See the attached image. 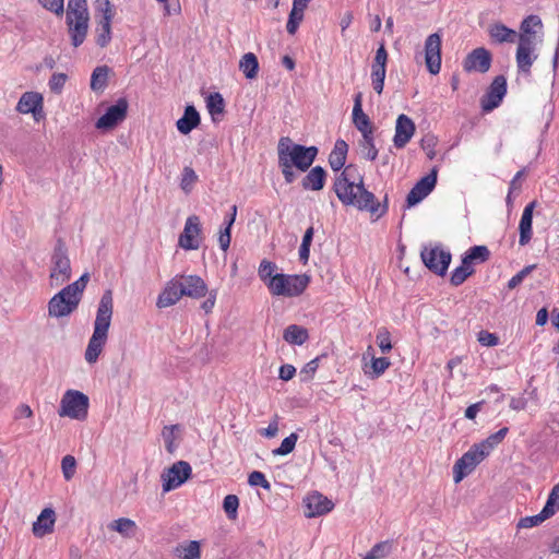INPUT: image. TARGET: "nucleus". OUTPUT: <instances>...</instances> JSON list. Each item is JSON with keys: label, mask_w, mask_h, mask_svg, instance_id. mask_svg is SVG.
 I'll return each instance as SVG.
<instances>
[{"label": "nucleus", "mask_w": 559, "mask_h": 559, "mask_svg": "<svg viewBox=\"0 0 559 559\" xmlns=\"http://www.w3.org/2000/svg\"><path fill=\"white\" fill-rule=\"evenodd\" d=\"M71 278V263L68 254L66 241L59 237L56 239L51 254V267L49 274V284L51 287H58Z\"/></svg>", "instance_id": "5"}, {"label": "nucleus", "mask_w": 559, "mask_h": 559, "mask_svg": "<svg viewBox=\"0 0 559 559\" xmlns=\"http://www.w3.org/2000/svg\"><path fill=\"white\" fill-rule=\"evenodd\" d=\"M416 130L414 121L406 116L401 114L396 119L395 134L393 143L396 148H403L411 141Z\"/></svg>", "instance_id": "21"}, {"label": "nucleus", "mask_w": 559, "mask_h": 559, "mask_svg": "<svg viewBox=\"0 0 559 559\" xmlns=\"http://www.w3.org/2000/svg\"><path fill=\"white\" fill-rule=\"evenodd\" d=\"M108 528L115 532H118L123 537H133L136 531V524L133 520L128 518H120L118 520L112 521Z\"/></svg>", "instance_id": "38"}, {"label": "nucleus", "mask_w": 559, "mask_h": 559, "mask_svg": "<svg viewBox=\"0 0 559 559\" xmlns=\"http://www.w3.org/2000/svg\"><path fill=\"white\" fill-rule=\"evenodd\" d=\"M110 68L107 66L96 67L91 76V88L94 92H102L107 86L108 73Z\"/></svg>", "instance_id": "39"}, {"label": "nucleus", "mask_w": 559, "mask_h": 559, "mask_svg": "<svg viewBox=\"0 0 559 559\" xmlns=\"http://www.w3.org/2000/svg\"><path fill=\"white\" fill-rule=\"evenodd\" d=\"M248 483L250 486H260L266 490L271 489L270 481L266 479L265 475L259 471H253L249 474Z\"/></svg>", "instance_id": "58"}, {"label": "nucleus", "mask_w": 559, "mask_h": 559, "mask_svg": "<svg viewBox=\"0 0 559 559\" xmlns=\"http://www.w3.org/2000/svg\"><path fill=\"white\" fill-rule=\"evenodd\" d=\"M182 296L183 290L181 288L180 278L175 276L166 283L164 289L158 295L156 306L159 309L174 306Z\"/></svg>", "instance_id": "20"}, {"label": "nucleus", "mask_w": 559, "mask_h": 559, "mask_svg": "<svg viewBox=\"0 0 559 559\" xmlns=\"http://www.w3.org/2000/svg\"><path fill=\"white\" fill-rule=\"evenodd\" d=\"M438 170L433 167L430 173L420 178L406 197V206L413 207L420 203L437 185Z\"/></svg>", "instance_id": "11"}, {"label": "nucleus", "mask_w": 559, "mask_h": 559, "mask_svg": "<svg viewBox=\"0 0 559 559\" xmlns=\"http://www.w3.org/2000/svg\"><path fill=\"white\" fill-rule=\"evenodd\" d=\"M114 313L112 290L106 289L99 300L93 334L85 350V360L88 364L97 361L108 338V332Z\"/></svg>", "instance_id": "3"}, {"label": "nucleus", "mask_w": 559, "mask_h": 559, "mask_svg": "<svg viewBox=\"0 0 559 559\" xmlns=\"http://www.w3.org/2000/svg\"><path fill=\"white\" fill-rule=\"evenodd\" d=\"M390 552V544L389 542H381L376 544L368 554L364 557V559H381L389 555Z\"/></svg>", "instance_id": "51"}, {"label": "nucleus", "mask_w": 559, "mask_h": 559, "mask_svg": "<svg viewBox=\"0 0 559 559\" xmlns=\"http://www.w3.org/2000/svg\"><path fill=\"white\" fill-rule=\"evenodd\" d=\"M391 366V361L386 357H372L370 364V370H368V366L365 368V374H367L371 379L379 378L381 374L385 372V370Z\"/></svg>", "instance_id": "41"}, {"label": "nucleus", "mask_w": 559, "mask_h": 559, "mask_svg": "<svg viewBox=\"0 0 559 559\" xmlns=\"http://www.w3.org/2000/svg\"><path fill=\"white\" fill-rule=\"evenodd\" d=\"M198 180L195 171L191 167H185L182 171V178L180 187L185 192H190L193 183Z\"/></svg>", "instance_id": "52"}, {"label": "nucleus", "mask_w": 559, "mask_h": 559, "mask_svg": "<svg viewBox=\"0 0 559 559\" xmlns=\"http://www.w3.org/2000/svg\"><path fill=\"white\" fill-rule=\"evenodd\" d=\"M509 432V428L508 427H503L501 429H499L497 432L495 433H491L490 436H488L484 441H481L480 443H477V445H479L480 449L484 450V452H486V455L488 456L489 453L499 444L502 442V440L506 438V436L508 435Z\"/></svg>", "instance_id": "40"}, {"label": "nucleus", "mask_w": 559, "mask_h": 559, "mask_svg": "<svg viewBox=\"0 0 559 559\" xmlns=\"http://www.w3.org/2000/svg\"><path fill=\"white\" fill-rule=\"evenodd\" d=\"M507 94V79L504 75H497L487 92L480 99L481 109L486 112L497 108Z\"/></svg>", "instance_id": "13"}, {"label": "nucleus", "mask_w": 559, "mask_h": 559, "mask_svg": "<svg viewBox=\"0 0 559 559\" xmlns=\"http://www.w3.org/2000/svg\"><path fill=\"white\" fill-rule=\"evenodd\" d=\"M486 456V452L477 443L473 444L453 466L454 483L457 484L463 480Z\"/></svg>", "instance_id": "7"}, {"label": "nucleus", "mask_w": 559, "mask_h": 559, "mask_svg": "<svg viewBox=\"0 0 559 559\" xmlns=\"http://www.w3.org/2000/svg\"><path fill=\"white\" fill-rule=\"evenodd\" d=\"M206 108L214 122L219 119L217 116H222L225 112V100L221 93L213 92L205 97Z\"/></svg>", "instance_id": "33"}, {"label": "nucleus", "mask_w": 559, "mask_h": 559, "mask_svg": "<svg viewBox=\"0 0 559 559\" xmlns=\"http://www.w3.org/2000/svg\"><path fill=\"white\" fill-rule=\"evenodd\" d=\"M96 11L102 13L100 20H112L115 16L114 5L109 0H96Z\"/></svg>", "instance_id": "57"}, {"label": "nucleus", "mask_w": 559, "mask_h": 559, "mask_svg": "<svg viewBox=\"0 0 559 559\" xmlns=\"http://www.w3.org/2000/svg\"><path fill=\"white\" fill-rule=\"evenodd\" d=\"M488 34L490 39L496 44L514 43L518 37V33L506 26L501 22H496L489 25Z\"/></svg>", "instance_id": "29"}, {"label": "nucleus", "mask_w": 559, "mask_h": 559, "mask_svg": "<svg viewBox=\"0 0 559 559\" xmlns=\"http://www.w3.org/2000/svg\"><path fill=\"white\" fill-rule=\"evenodd\" d=\"M361 146L367 148V153H365V157L369 160H374L378 156V150L373 142L372 133L362 134V143Z\"/></svg>", "instance_id": "53"}, {"label": "nucleus", "mask_w": 559, "mask_h": 559, "mask_svg": "<svg viewBox=\"0 0 559 559\" xmlns=\"http://www.w3.org/2000/svg\"><path fill=\"white\" fill-rule=\"evenodd\" d=\"M239 69L242 71L246 79H255L259 72V60L253 52H247L242 56L239 62Z\"/></svg>", "instance_id": "35"}, {"label": "nucleus", "mask_w": 559, "mask_h": 559, "mask_svg": "<svg viewBox=\"0 0 559 559\" xmlns=\"http://www.w3.org/2000/svg\"><path fill=\"white\" fill-rule=\"evenodd\" d=\"M16 110L21 114H32L36 121H40L45 118L43 95L37 92H25L16 105Z\"/></svg>", "instance_id": "18"}, {"label": "nucleus", "mask_w": 559, "mask_h": 559, "mask_svg": "<svg viewBox=\"0 0 559 559\" xmlns=\"http://www.w3.org/2000/svg\"><path fill=\"white\" fill-rule=\"evenodd\" d=\"M536 59L537 55L534 51L516 48L515 61L519 73L530 76L531 68Z\"/></svg>", "instance_id": "32"}, {"label": "nucleus", "mask_w": 559, "mask_h": 559, "mask_svg": "<svg viewBox=\"0 0 559 559\" xmlns=\"http://www.w3.org/2000/svg\"><path fill=\"white\" fill-rule=\"evenodd\" d=\"M318 153L319 148L314 145L305 146L294 143L289 136H282L277 143V163L285 182L293 183L296 180L294 167L306 173L316 160Z\"/></svg>", "instance_id": "2"}, {"label": "nucleus", "mask_w": 559, "mask_h": 559, "mask_svg": "<svg viewBox=\"0 0 559 559\" xmlns=\"http://www.w3.org/2000/svg\"><path fill=\"white\" fill-rule=\"evenodd\" d=\"M537 204V201L530 202L523 210L520 224H519V231H520V238L519 243L521 246H526L533 236V212Z\"/></svg>", "instance_id": "24"}, {"label": "nucleus", "mask_w": 559, "mask_h": 559, "mask_svg": "<svg viewBox=\"0 0 559 559\" xmlns=\"http://www.w3.org/2000/svg\"><path fill=\"white\" fill-rule=\"evenodd\" d=\"M347 152L348 144L342 139L336 140L334 148L329 155V164L334 171H338L345 166Z\"/></svg>", "instance_id": "30"}, {"label": "nucleus", "mask_w": 559, "mask_h": 559, "mask_svg": "<svg viewBox=\"0 0 559 559\" xmlns=\"http://www.w3.org/2000/svg\"><path fill=\"white\" fill-rule=\"evenodd\" d=\"M542 511L548 516L551 518L559 511V483L556 484L550 490L547 501L542 509Z\"/></svg>", "instance_id": "44"}, {"label": "nucleus", "mask_w": 559, "mask_h": 559, "mask_svg": "<svg viewBox=\"0 0 559 559\" xmlns=\"http://www.w3.org/2000/svg\"><path fill=\"white\" fill-rule=\"evenodd\" d=\"M192 475V468L186 461H178L163 472V491L168 492L181 486Z\"/></svg>", "instance_id": "9"}, {"label": "nucleus", "mask_w": 559, "mask_h": 559, "mask_svg": "<svg viewBox=\"0 0 559 559\" xmlns=\"http://www.w3.org/2000/svg\"><path fill=\"white\" fill-rule=\"evenodd\" d=\"M278 432V416L275 415L274 418L269 423V426L260 431V433L266 438H274Z\"/></svg>", "instance_id": "64"}, {"label": "nucleus", "mask_w": 559, "mask_h": 559, "mask_svg": "<svg viewBox=\"0 0 559 559\" xmlns=\"http://www.w3.org/2000/svg\"><path fill=\"white\" fill-rule=\"evenodd\" d=\"M202 226L197 215L187 218L183 231L179 236L178 243L185 250H197L200 247Z\"/></svg>", "instance_id": "14"}, {"label": "nucleus", "mask_w": 559, "mask_h": 559, "mask_svg": "<svg viewBox=\"0 0 559 559\" xmlns=\"http://www.w3.org/2000/svg\"><path fill=\"white\" fill-rule=\"evenodd\" d=\"M66 16L90 17L86 0H69L68 5H67V15Z\"/></svg>", "instance_id": "45"}, {"label": "nucleus", "mask_w": 559, "mask_h": 559, "mask_svg": "<svg viewBox=\"0 0 559 559\" xmlns=\"http://www.w3.org/2000/svg\"><path fill=\"white\" fill-rule=\"evenodd\" d=\"M543 29V23L538 15L531 14L526 16L520 24L519 36L537 37V29Z\"/></svg>", "instance_id": "37"}, {"label": "nucleus", "mask_w": 559, "mask_h": 559, "mask_svg": "<svg viewBox=\"0 0 559 559\" xmlns=\"http://www.w3.org/2000/svg\"><path fill=\"white\" fill-rule=\"evenodd\" d=\"M239 498L236 495H227L223 501V509L229 520H235L238 514Z\"/></svg>", "instance_id": "48"}, {"label": "nucleus", "mask_w": 559, "mask_h": 559, "mask_svg": "<svg viewBox=\"0 0 559 559\" xmlns=\"http://www.w3.org/2000/svg\"><path fill=\"white\" fill-rule=\"evenodd\" d=\"M90 281V274L85 272L82 274L79 280L75 282L68 284L63 289L67 294L71 295L73 298H75L78 301H81L83 292Z\"/></svg>", "instance_id": "42"}, {"label": "nucleus", "mask_w": 559, "mask_h": 559, "mask_svg": "<svg viewBox=\"0 0 559 559\" xmlns=\"http://www.w3.org/2000/svg\"><path fill=\"white\" fill-rule=\"evenodd\" d=\"M425 60L428 71L438 74L441 69V35L430 34L425 41Z\"/></svg>", "instance_id": "16"}, {"label": "nucleus", "mask_w": 559, "mask_h": 559, "mask_svg": "<svg viewBox=\"0 0 559 559\" xmlns=\"http://www.w3.org/2000/svg\"><path fill=\"white\" fill-rule=\"evenodd\" d=\"M388 51L384 44H381L376 51V56L371 66V82L377 94L383 92L385 73H386Z\"/></svg>", "instance_id": "17"}, {"label": "nucleus", "mask_w": 559, "mask_h": 559, "mask_svg": "<svg viewBox=\"0 0 559 559\" xmlns=\"http://www.w3.org/2000/svg\"><path fill=\"white\" fill-rule=\"evenodd\" d=\"M326 177V170L322 166H314L302 178L301 187L305 190L320 191L325 186Z\"/></svg>", "instance_id": "27"}, {"label": "nucleus", "mask_w": 559, "mask_h": 559, "mask_svg": "<svg viewBox=\"0 0 559 559\" xmlns=\"http://www.w3.org/2000/svg\"><path fill=\"white\" fill-rule=\"evenodd\" d=\"M305 515L307 518H316L330 512L334 503L318 491L309 493L305 499Z\"/></svg>", "instance_id": "19"}, {"label": "nucleus", "mask_w": 559, "mask_h": 559, "mask_svg": "<svg viewBox=\"0 0 559 559\" xmlns=\"http://www.w3.org/2000/svg\"><path fill=\"white\" fill-rule=\"evenodd\" d=\"M80 301L67 294L62 288L53 295L48 302V314L52 318H63L70 316L79 307Z\"/></svg>", "instance_id": "12"}, {"label": "nucleus", "mask_w": 559, "mask_h": 559, "mask_svg": "<svg viewBox=\"0 0 559 559\" xmlns=\"http://www.w3.org/2000/svg\"><path fill=\"white\" fill-rule=\"evenodd\" d=\"M353 122L355 127L361 132L372 133L371 121L369 117L362 110V93L358 92L354 96V107H353Z\"/></svg>", "instance_id": "26"}, {"label": "nucleus", "mask_w": 559, "mask_h": 559, "mask_svg": "<svg viewBox=\"0 0 559 559\" xmlns=\"http://www.w3.org/2000/svg\"><path fill=\"white\" fill-rule=\"evenodd\" d=\"M548 519L549 518L543 511H540L536 515L521 518L516 526L518 528H530L542 524L544 521Z\"/></svg>", "instance_id": "50"}, {"label": "nucleus", "mask_w": 559, "mask_h": 559, "mask_svg": "<svg viewBox=\"0 0 559 559\" xmlns=\"http://www.w3.org/2000/svg\"><path fill=\"white\" fill-rule=\"evenodd\" d=\"M112 20H97L95 28V43L100 48H105L111 40Z\"/></svg>", "instance_id": "36"}, {"label": "nucleus", "mask_w": 559, "mask_h": 559, "mask_svg": "<svg viewBox=\"0 0 559 559\" xmlns=\"http://www.w3.org/2000/svg\"><path fill=\"white\" fill-rule=\"evenodd\" d=\"M536 269V264L526 265L520 272H518L514 276H512L508 282V288L514 289L518 287L524 278L531 274Z\"/></svg>", "instance_id": "55"}, {"label": "nucleus", "mask_w": 559, "mask_h": 559, "mask_svg": "<svg viewBox=\"0 0 559 559\" xmlns=\"http://www.w3.org/2000/svg\"><path fill=\"white\" fill-rule=\"evenodd\" d=\"M437 143H438V139L431 133L426 134L420 140V147L427 152V157L429 159H433L436 156L435 147H436Z\"/></svg>", "instance_id": "54"}, {"label": "nucleus", "mask_w": 559, "mask_h": 559, "mask_svg": "<svg viewBox=\"0 0 559 559\" xmlns=\"http://www.w3.org/2000/svg\"><path fill=\"white\" fill-rule=\"evenodd\" d=\"M492 62V56L489 50L484 47L473 49L463 61L465 72L486 73L489 71Z\"/></svg>", "instance_id": "15"}, {"label": "nucleus", "mask_w": 559, "mask_h": 559, "mask_svg": "<svg viewBox=\"0 0 559 559\" xmlns=\"http://www.w3.org/2000/svg\"><path fill=\"white\" fill-rule=\"evenodd\" d=\"M310 283L307 274L286 275L277 273L267 283L270 293L274 296L296 297L301 295Z\"/></svg>", "instance_id": "4"}, {"label": "nucleus", "mask_w": 559, "mask_h": 559, "mask_svg": "<svg viewBox=\"0 0 559 559\" xmlns=\"http://www.w3.org/2000/svg\"><path fill=\"white\" fill-rule=\"evenodd\" d=\"M475 273V270L469 264H461L451 273L450 283L453 286L462 285L469 276Z\"/></svg>", "instance_id": "43"}, {"label": "nucleus", "mask_w": 559, "mask_h": 559, "mask_svg": "<svg viewBox=\"0 0 559 559\" xmlns=\"http://www.w3.org/2000/svg\"><path fill=\"white\" fill-rule=\"evenodd\" d=\"M477 341L483 345V346H488V347H491V346H496L498 345L499 343V337L493 334V333H490L488 331H480L478 333V337H477Z\"/></svg>", "instance_id": "63"}, {"label": "nucleus", "mask_w": 559, "mask_h": 559, "mask_svg": "<svg viewBox=\"0 0 559 559\" xmlns=\"http://www.w3.org/2000/svg\"><path fill=\"white\" fill-rule=\"evenodd\" d=\"M313 235H314L313 226H310L309 228H307L305 234H304L302 241H301V245L299 247V260L304 264H306L308 262V260H309L310 247H311V243H312Z\"/></svg>", "instance_id": "46"}, {"label": "nucleus", "mask_w": 559, "mask_h": 559, "mask_svg": "<svg viewBox=\"0 0 559 559\" xmlns=\"http://www.w3.org/2000/svg\"><path fill=\"white\" fill-rule=\"evenodd\" d=\"M490 258V251L486 246H473L462 257L463 264L484 263Z\"/></svg>", "instance_id": "34"}, {"label": "nucleus", "mask_w": 559, "mask_h": 559, "mask_svg": "<svg viewBox=\"0 0 559 559\" xmlns=\"http://www.w3.org/2000/svg\"><path fill=\"white\" fill-rule=\"evenodd\" d=\"M56 522V512L51 508H45L37 520L33 523V534L36 537H44L53 532Z\"/></svg>", "instance_id": "25"}, {"label": "nucleus", "mask_w": 559, "mask_h": 559, "mask_svg": "<svg viewBox=\"0 0 559 559\" xmlns=\"http://www.w3.org/2000/svg\"><path fill=\"white\" fill-rule=\"evenodd\" d=\"M88 396L76 390H68L60 402V417L84 420L88 414Z\"/></svg>", "instance_id": "6"}, {"label": "nucleus", "mask_w": 559, "mask_h": 559, "mask_svg": "<svg viewBox=\"0 0 559 559\" xmlns=\"http://www.w3.org/2000/svg\"><path fill=\"white\" fill-rule=\"evenodd\" d=\"M283 338L292 345H302L309 338L308 330L305 326L290 324L283 332Z\"/></svg>", "instance_id": "31"}, {"label": "nucleus", "mask_w": 559, "mask_h": 559, "mask_svg": "<svg viewBox=\"0 0 559 559\" xmlns=\"http://www.w3.org/2000/svg\"><path fill=\"white\" fill-rule=\"evenodd\" d=\"M76 461L72 455H66L61 460V468L63 476L67 480H70L75 474Z\"/></svg>", "instance_id": "56"}, {"label": "nucleus", "mask_w": 559, "mask_h": 559, "mask_svg": "<svg viewBox=\"0 0 559 559\" xmlns=\"http://www.w3.org/2000/svg\"><path fill=\"white\" fill-rule=\"evenodd\" d=\"M425 266L432 273L443 276L447 274L451 263V252L443 250L440 246L428 249L425 247L420 252Z\"/></svg>", "instance_id": "8"}, {"label": "nucleus", "mask_w": 559, "mask_h": 559, "mask_svg": "<svg viewBox=\"0 0 559 559\" xmlns=\"http://www.w3.org/2000/svg\"><path fill=\"white\" fill-rule=\"evenodd\" d=\"M353 171H356V167L350 164L336 176L333 191L337 199L345 206L352 205L360 211L369 212L377 218L382 217L389 209L388 195L384 197L383 203H380L376 195L365 188L362 176H359L358 182L352 180Z\"/></svg>", "instance_id": "1"}, {"label": "nucleus", "mask_w": 559, "mask_h": 559, "mask_svg": "<svg viewBox=\"0 0 559 559\" xmlns=\"http://www.w3.org/2000/svg\"><path fill=\"white\" fill-rule=\"evenodd\" d=\"M276 269L275 263L269 261V260H262L259 269H258V275L260 280L267 286V283L273 278V272Z\"/></svg>", "instance_id": "49"}, {"label": "nucleus", "mask_w": 559, "mask_h": 559, "mask_svg": "<svg viewBox=\"0 0 559 559\" xmlns=\"http://www.w3.org/2000/svg\"><path fill=\"white\" fill-rule=\"evenodd\" d=\"M88 22L90 17L66 16V24L73 47H79L84 43L88 32Z\"/></svg>", "instance_id": "22"}, {"label": "nucleus", "mask_w": 559, "mask_h": 559, "mask_svg": "<svg viewBox=\"0 0 559 559\" xmlns=\"http://www.w3.org/2000/svg\"><path fill=\"white\" fill-rule=\"evenodd\" d=\"M180 278L183 296L200 299L209 293L207 285L199 275H177Z\"/></svg>", "instance_id": "23"}, {"label": "nucleus", "mask_w": 559, "mask_h": 559, "mask_svg": "<svg viewBox=\"0 0 559 559\" xmlns=\"http://www.w3.org/2000/svg\"><path fill=\"white\" fill-rule=\"evenodd\" d=\"M298 440V435L296 432H292L288 437H286L281 445L272 451L275 456H284L292 453L296 447V442Z\"/></svg>", "instance_id": "47"}, {"label": "nucleus", "mask_w": 559, "mask_h": 559, "mask_svg": "<svg viewBox=\"0 0 559 559\" xmlns=\"http://www.w3.org/2000/svg\"><path fill=\"white\" fill-rule=\"evenodd\" d=\"M129 103L127 98L120 97L115 105L107 108L105 114L98 118L95 127L99 130H111L121 123L128 114Z\"/></svg>", "instance_id": "10"}, {"label": "nucleus", "mask_w": 559, "mask_h": 559, "mask_svg": "<svg viewBox=\"0 0 559 559\" xmlns=\"http://www.w3.org/2000/svg\"><path fill=\"white\" fill-rule=\"evenodd\" d=\"M38 2L48 11L62 15L64 12V1L63 0H38Z\"/></svg>", "instance_id": "62"}, {"label": "nucleus", "mask_w": 559, "mask_h": 559, "mask_svg": "<svg viewBox=\"0 0 559 559\" xmlns=\"http://www.w3.org/2000/svg\"><path fill=\"white\" fill-rule=\"evenodd\" d=\"M67 80L68 75L66 73H53L48 83L50 91L56 94L61 93Z\"/></svg>", "instance_id": "59"}, {"label": "nucleus", "mask_w": 559, "mask_h": 559, "mask_svg": "<svg viewBox=\"0 0 559 559\" xmlns=\"http://www.w3.org/2000/svg\"><path fill=\"white\" fill-rule=\"evenodd\" d=\"M378 345L383 354L392 349L391 335L386 329H381L377 334Z\"/></svg>", "instance_id": "60"}, {"label": "nucleus", "mask_w": 559, "mask_h": 559, "mask_svg": "<svg viewBox=\"0 0 559 559\" xmlns=\"http://www.w3.org/2000/svg\"><path fill=\"white\" fill-rule=\"evenodd\" d=\"M183 555L181 559H200V544L197 540H191L187 546L182 547Z\"/></svg>", "instance_id": "61"}, {"label": "nucleus", "mask_w": 559, "mask_h": 559, "mask_svg": "<svg viewBox=\"0 0 559 559\" xmlns=\"http://www.w3.org/2000/svg\"><path fill=\"white\" fill-rule=\"evenodd\" d=\"M201 122L199 111L193 105H187L183 111V116L177 120L176 126L180 133L189 134L195 129Z\"/></svg>", "instance_id": "28"}]
</instances>
